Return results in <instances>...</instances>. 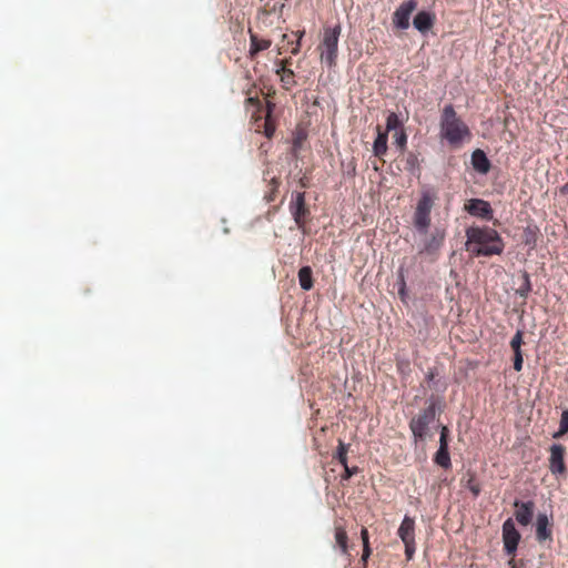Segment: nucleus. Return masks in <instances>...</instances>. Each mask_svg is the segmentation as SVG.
Here are the masks:
<instances>
[{
	"label": "nucleus",
	"instance_id": "9d476101",
	"mask_svg": "<svg viewBox=\"0 0 568 568\" xmlns=\"http://www.w3.org/2000/svg\"><path fill=\"white\" fill-rule=\"evenodd\" d=\"M465 209L470 215L490 220L493 217V210L487 201L480 199L470 200Z\"/></svg>",
	"mask_w": 568,
	"mask_h": 568
},
{
	"label": "nucleus",
	"instance_id": "c756f323",
	"mask_svg": "<svg viewBox=\"0 0 568 568\" xmlns=\"http://www.w3.org/2000/svg\"><path fill=\"white\" fill-rule=\"evenodd\" d=\"M523 363H524L523 353L521 352L514 353L515 371L520 372L523 369Z\"/></svg>",
	"mask_w": 568,
	"mask_h": 568
},
{
	"label": "nucleus",
	"instance_id": "bb28decb",
	"mask_svg": "<svg viewBox=\"0 0 568 568\" xmlns=\"http://www.w3.org/2000/svg\"><path fill=\"white\" fill-rule=\"evenodd\" d=\"M336 457H337L338 462L344 467H346V463H347V446L343 442H341V440H339V444H338V450H337Z\"/></svg>",
	"mask_w": 568,
	"mask_h": 568
},
{
	"label": "nucleus",
	"instance_id": "473e14b6",
	"mask_svg": "<svg viewBox=\"0 0 568 568\" xmlns=\"http://www.w3.org/2000/svg\"><path fill=\"white\" fill-rule=\"evenodd\" d=\"M363 547H364V549H363V556H362V559H363L364 561H366V560H367V558H368V557H369V555H371V549H369V545H366V546H363Z\"/></svg>",
	"mask_w": 568,
	"mask_h": 568
},
{
	"label": "nucleus",
	"instance_id": "a211bd4d",
	"mask_svg": "<svg viewBox=\"0 0 568 568\" xmlns=\"http://www.w3.org/2000/svg\"><path fill=\"white\" fill-rule=\"evenodd\" d=\"M298 282L304 291H310L313 286L312 270L308 266H304L298 272Z\"/></svg>",
	"mask_w": 568,
	"mask_h": 568
},
{
	"label": "nucleus",
	"instance_id": "2f4dec72",
	"mask_svg": "<svg viewBox=\"0 0 568 568\" xmlns=\"http://www.w3.org/2000/svg\"><path fill=\"white\" fill-rule=\"evenodd\" d=\"M361 537H362V540H363V546L368 545V531H367L366 528H363L361 530Z\"/></svg>",
	"mask_w": 568,
	"mask_h": 568
},
{
	"label": "nucleus",
	"instance_id": "9b49d317",
	"mask_svg": "<svg viewBox=\"0 0 568 568\" xmlns=\"http://www.w3.org/2000/svg\"><path fill=\"white\" fill-rule=\"evenodd\" d=\"M514 506L517 507V511L515 514L516 520L523 526L529 525L534 515V503H519L518 500H516Z\"/></svg>",
	"mask_w": 568,
	"mask_h": 568
},
{
	"label": "nucleus",
	"instance_id": "393cba45",
	"mask_svg": "<svg viewBox=\"0 0 568 568\" xmlns=\"http://www.w3.org/2000/svg\"><path fill=\"white\" fill-rule=\"evenodd\" d=\"M394 143L400 149L404 150L407 143V135L404 131V129H400L396 132H394Z\"/></svg>",
	"mask_w": 568,
	"mask_h": 568
},
{
	"label": "nucleus",
	"instance_id": "dca6fc26",
	"mask_svg": "<svg viewBox=\"0 0 568 568\" xmlns=\"http://www.w3.org/2000/svg\"><path fill=\"white\" fill-rule=\"evenodd\" d=\"M291 213H292L296 224L300 225L301 216L305 213L304 194L303 193L295 194V197L291 204Z\"/></svg>",
	"mask_w": 568,
	"mask_h": 568
},
{
	"label": "nucleus",
	"instance_id": "aec40b11",
	"mask_svg": "<svg viewBox=\"0 0 568 568\" xmlns=\"http://www.w3.org/2000/svg\"><path fill=\"white\" fill-rule=\"evenodd\" d=\"M435 463L443 468L450 467L452 463H450L448 448H440V447L438 448V450L435 455Z\"/></svg>",
	"mask_w": 568,
	"mask_h": 568
},
{
	"label": "nucleus",
	"instance_id": "a878e982",
	"mask_svg": "<svg viewBox=\"0 0 568 568\" xmlns=\"http://www.w3.org/2000/svg\"><path fill=\"white\" fill-rule=\"evenodd\" d=\"M521 344H523V333H521V331H517L510 341V346H511L514 353L521 352Z\"/></svg>",
	"mask_w": 568,
	"mask_h": 568
},
{
	"label": "nucleus",
	"instance_id": "f8f14e48",
	"mask_svg": "<svg viewBox=\"0 0 568 568\" xmlns=\"http://www.w3.org/2000/svg\"><path fill=\"white\" fill-rule=\"evenodd\" d=\"M536 537L538 541H545L551 538L550 523L546 514H539L537 516Z\"/></svg>",
	"mask_w": 568,
	"mask_h": 568
},
{
	"label": "nucleus",
	"instance_id": "f3484780",
	"mask_svg": "<svg viewBox=\"0 0 568 568\" xmlns=\"http://www.w3.org/2000/svg\"><path fill=\"white\" fill-rule=\"evenodd\" d=\"M414 225L416 229V233H425L428 231L430 225V216L428 214H423L415 212L414 214Z\"/></svg>",
	"mask_w": 568,
	"mask_h": 568
},
{
	"label": "nucleus",
	"instance_id": "39448f33",
	"mask_svg": "<svg viewBox=\"0 0 568 568\" xmlns=\"http://www.w3.org/2000/svg\"><path fill=\"white\" fill-rule=\"evenodd\" d=\"M436 418V406L434 403H430L427 408H425L417 417L413 418L409 427L413 435L416 438H424L428 426Z\"/></svg>",
	"mask_w": 568,
	"mask_h": 568
},
{
	"label": "nucleus",
	"instance_id": "cd10ccee",
	"mask_svg": "<svg viewBox=\"0 0 568 568\" xmlns=\"http://www.w3.org/2000/svg\"><path fill=\"white\" fill-rule=\"evenodd\" d=\"M568 433V410H565L561 414L560 424H559V432L555 434V437H558L559 435Z\"/></svg>",
	"mask_w": 568,
	"mask_h": 568
},
{
	"label": "nucleus",
	"instance_id": "ddd939ff",
	"mask_svg": "<svg viewBox=\"0 0 568 568\" xmlns=\"http://www.w3.org/2000/svg\"><path fill=\"white\" fill-rule=\"evenodd\" d=\"M471 165L475 171L486 174L490 169V162L484 151L477 149L471 154Z\"/></svg>",
	"mask_w": 568,
	"mask_h": 568
},
{
	"label": "nucleus",
	"instance_id": "c85d7f7f",
	"mask_svg": "<svg viewBox=\"0 0 568 568\" xmlns=\"http://www.w3.org/2000/svg\"><path fill=\"white\" fill-rule=\"evenodd\" d=\"M448 428L446 426L442 427L440 437H439V447L448 448Z\"/></svg>",
	"mask_w": 568,
	"mask_h": 568
},
{
	"label": "nucleus",
	"instance_id": "4468645a",
	"mask_svg": "<svg viewBox=\"0 0 568 568\" xmlns=\"http://www.w3.org/2000/svg\"><path fill=\"white\" fill-rule=\"evenodd\" d=\"M433 23L434 16L427 11L418 12L413 20L414 28L422 33L427 32L433 27Z\"/></svg>",
	"mask_w": 568,
	"mask_h": 568
},
{
	"label": "nucleus",
	"instance_id": "5701e85b",
	"mask_svg": "<svg viewBox=\"0 0 568 568\" xmlns=\"http://www.w3.org/2000/svg\"><path fill=\"white\" fill-rule=\"evenodd\" d=\"M403 129V123L399 120L398 115L394 112H390L386 119V131L385 132H396Z\"/></svg>",
	"mask_w": 568,
	"mask_h": 568
},
{
	"label": "nucleus",
	"instance_id": "0eeeda50",
	"mask_svg": "<svg viewBox=\"0 0 568 568\" xmlns=\"http://www.w3.org/2000/svg\"><path fill=\"white\" fill-rule=\"evenodd\" d=\"M519 540L520 534L517 531L513 519H507L503 524V541L504 548L508 555L515 554Z\"/></svg>",
	"mask_w": 568,
	"mask_h": 568
},
{
	"label": "nucleus",
	"instance_id": "6e6552de",
	"mask_svg": "<svg viewBox=\"0 0 568 568\" xmlns=\"http://www.w3.org/2000/svg\"><path fill=\"white\" fill-rule=\"evenodd\" d=\"M416 7L417 2L415 0H407L403 2L394 12V26L402 30L408 29L410 14L416 9Z\"/></svg>",
	"mask_w": 568,
	"mask_h": 568
},
{
	"label": "nucleus",
	"instance_id": "7c9ffc66",
	"mask_svg": "<svg viewBox=\"0 0 568 568\" xmlns=\"http://www.w3.org/2000/svg\"><path fill=\"white\" fill-rule=\"evenodd\" d=\"M345 468V475L343 476V478L345 479H348L349 477H352L356 471H357V468L354 467V468H349L347 465Z\"/></svg>",
	"mask_w": 568,
	"mask_h": 568
},
{
	"label": "nucleus",
	"instance_id": "6ab92c4d",
	"mask_svg": "<svg viewBox=\"0 0 568 568\" xmlns=\"http://www.w3.org/2000/svg\"><path fill=\"white\" fill-rule=\"evenodd\" d=\"M433 204L434 203L429 194L424 193L417 203L415 212L430 215Z\"/></svg>",
	"mask_w": 568,
	"mask_h": 568
},
{
	"label": "nucleus",
	"instance_id": "2eb2a0df",
	"mask_svg": "<svg viewBox=\"0 0 568 568\" xmlns=\"http://www.w3.org/2000/svg\"><path fill=\"white\" fill-rule=\"evenodd\" d=\"M387 132H382L377 126V136L373 143V153L377 158H382L387 151Z\"/></svg>",
	"mask_w": 568,
	"mask_h": 568
},
{
	"label": "nucleus",
	"instance_id": "b1692460",
	"mask_svg": "<svg viewBox=\"0 0 568 568\" xmlns=\"http://www.w3.org/2000/svg\"><path fill=\"white\" fill-rule=\"evenodd\" d=\"M531 291V284L529 280V275L525 272L521 275V284L517 288V294L521 297H526Z\"/></svg>",
	"mask_w": 568,
	"mask_h": 568
},
{
	"label": "nucleus",
	"instance_id": "c9c22d12",
	"mask_svg": "<svg viewBox=\"0 0 568 568\" xmlns=\"http://www.w3.org/2000/svg\"><path fill=\"white\" fill-rule=\"evenodd\" d=\"M300 42H297V45L292 50V53H296L298 51Z\"/></svg>",
	"mask_w": 568,
	"mask_h": 568
},
{
	"label": "nucleus",
	"instance_id": "7ed1b4c3",
	"mask_svg": "<svg viewBox=\"0 0 568 568\" xmlns=\"http://www.w3.org/2000/svg\"><path fill=\"white\" fill-rule=\"evenodd\" d=\"M341 31V26L325 28L318 47V50L321 51V61L329 68L334 67L336 63Z\"/></svg>",
	"mask_w": 568,
	"mask_h": 568
},
{
	"label": "nucleus",
	"instance_id": "e433bc0d",
	"mask_svg": "<svg viewBox=\"0 0 568 568\" xmlns=\"http://www.w3.org/2000/svg\"><path fill=\"white\" fill-rule=\"evenodd\" d=\"M273 130L266 128V135L270 136L272 134Z\"/></svg>",
	"mask_w": 568,
	"mask_h": 568
},
{
	"label": "nucleus",
	"instance_id": "4c0bfd02",
	"mask_svg": "<svg viewBox=\"0 0 568 568\" xmlns=\"http://www.w3.org/2000/svg\"><path fill=\"white\" fill-rule=\"evenodd\" d=\"M510 565H511V567H510V568H516V567H515V565H513L511 562H510Z\"/></svg>",
	"mask_w": 568,
	"mask_h": 568
},
{
	"label": "nucleus",
	"instance_id": "72a5a7b5",
	"mask_svg": "<svg viewBox=\"0 0 568 568\" xmlns=\"http://www.w3.org/2000/svg\"><path fill=\"white\" fill-rule=\"evenodd\" d=\"M560 192L565 193V194H568V182L565 185L561 186Z\"/></svg>",
	"mask_w": 568,
	"mask_h": 568
},
{
	"label": "nucleus",
	"instance_id": "f704fd0d",
	"mask_svg": "<svg viewBox=\"0 0 568 568\" xmlns=\"http://www.w3.org/2000/svg\"><path fill=\"white\" fill-rule=\"evenodd\" d=\"M470 489L474 493V495H478L479 494V489L477 487L473 486Z\"/></svg>",
	"mask_w": 568,
	"mask_h": 568
},
{
	"label": "nucleus",
	"instance_id": "412c9836",
	"mask_svg": "<svg viewBox=\"0 0 568 568\" xmlns=\"http://www.w3.org/2000/svg\"><path fill=\"white\" fill-rule=\"evenodd\" d=\"M335 541L342 554L347 552V534L342 527L335 528Z\"/></svg>",
	"mask_w": 568,
	"mask_h": 568
},
{
	"label": "nucleus",
	"instance_id": "1a4fd4ad",
	"mask_svg": "<svg viewBox=\"0 0 568 568\" xmlns=\"http://www.w3.org/2000/svg\"><path fill=\"white\" fill-rule=\"evenodd\" d=\"M565 447L560 444H552L550 447L549 469L554 475H561L566 471Z\"/></svg>",
	"mask_w": 568,
	"mask_h": 568
},
{
	"label": "nucleus",
	"instance_id": "4be33fe9",
	"mask_svg": "<svg viewBox=\"0 0 568 568\" xmlns=\"http://www.w3.org/2000/svg\"><path fill=\"white\" fill-rule=\"evenodd\" d=\"M271 45V41L268 40H258L256 36H251V49L250 53L252 55L256 54L262 50H266Z\"/></svg>",
	"mask_w": 568,
	"mask_h": 568
},
{
	"label": "nucleus",
	"instance_id": "f257e3e1",
	"mask_svg": "<svg viewBox=\"0 0 568 568\" xmlns=\"http://www.w3.org/2000/svg\"><path fill=\"white\" fill-rule=\"evenodd\" d=\"M466 237V250L476 256L498 255L504 250L503 240L490 227H469Z\"/></svg>",
	"mask_w": 568,
	"mask_h": 568
},
{
	"label": "nucleus",
	"instance_id": "f03ea898",
	"mask_svg": "<svg viewBox=\"0 0 568 568\" xmlns=\"http://www.w3.org/2000/svg\"><path fill=\"white\" fill-rule=\"evenodd\" d=\"M440 135L452 145L462 143L464 139L469 138L470 135L467 125L457 118L452 105H446L444 108L440 122Z\"/></svg>",
	"mask_w": 568,
	"mask_h": 568
},
{
	"label": "nucleus",
	"instance_id": "20e7f679",
	"mask_svg": "<svg viewBox=\"0 0 568 568\" xmlns=\"http://www.w3.org/2000/svg\"><path fill=\"white\" fill-rule=\"evenodd\" d=\"M445 239V232L439 229H435L433 232L428 233H417L416 243L418 247L419 254L433 255L435 254L440 246L443 245Z\"/></svg>",
	"mask_w": 568,
	"mask_h": 568
},
{
	"label": "nucleus",
	"instance_id": "423d86ee",
	"mask_svg": "<svg viewBox=\"0 0 568 568\" xmlns=\"http://www.w3.org/2000/svg\"><path fill=\"white\" fill-rule=\"evenodd\" d=\"M398 537L405 546V555L410 560L415 554V521L413 518L405 516L398 528Z\"/></svg>",
	"mask_w": 568,
	"mask_h": 568
}]
</instances>
